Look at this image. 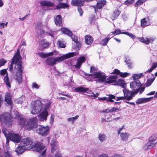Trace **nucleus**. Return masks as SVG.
Wrapping results in <instances>:
<instances>
[{
  "label": "nucleus",
  "mask_w": 157,
  "mask_h": 157,
  "mask_svg": "<svg viewBox=\"0 0 157 157\" xmlns=\"http://www.w3.org/2000/svg\"><path fill=\"white\" fill-rule=\"evenodd\" d=\"M84 3V2L82 0H72L71 2L72 5L80 7L83 6Z\"/></svg>",
  "instance_id": "nucleus-16"
},
{
  "label": "nucleus",
  "mask_w": 157,
  "mask_h": 157,
  "mask_svg": "<svg viewBox=\"0 0 157 157\" xmlns=\"http://www.w3.org/2000/svg\"><path fill=\"white\" fill-rule=\"evenodd\" d=\"M99 100H106L107 101H109L111 102H113L114 101L113 99H115V96L112 94H109L107 95V96L103 98H98Z\"/></svg>",
  "instance_id": "nucleus-14"
},
{
  "label": "nucleus",
  "mask_w": 157,
  "mask_h": 157,
  "mask_svg": "<svg viewBox=\"0 0 157 157\" xmlns=\"http://www.w3.org/2000/svg\"><path fill=\"white\" fill-rule=\"evenodd\" d=\"M123 91L124 94V97L125 100L129 101L131 100L135 95L138 92H132L124 88Z\"/></svg>",
  "instance_id": "nucleus-6"
},
{
  "label": "nucleus",
  "mask_w": 157,
  "mask_h": 157,
  "mask_svg": "<svg viewBox=\"0 0 157 157\" xmlns=\"http://www.w3.org/2000/svg\"><path fill=\"white\" fill-rule=\"evenodd\" d=\"M51 105V103L50 102H48L46 103L45 105L44 109H43V110H46L47 111V110L49 108V107Z\"/></svg>",
  "instance_id": "nucleus-49"
},
{
  "label": "nucleus",
  "mask_w": 157,
  "mask_h": 157,
  "mask_svg": "<svg viewBox=\"0 0 157 157\" xmlns=\"http://www.w3.org/2000/svg\"><path fill=\"white\" fill-rule=\"evenodd\" d=\"M48 115V112L46 110H43L38 116L39 120L40 121H43L46 120Z\"/></svg>",
  "instance_id": "nucleus-13"
},
{
  "label": "nucleus",
  "mask_w": 157,
  "mask_h": 157,
  "mask_svg": "<svg viewBox=\"0 0 157 157\" xmlns=\"http://www.w3.org/2000/svg\"><path fill=\"white\" fill-rule=\"evenodd\" d=\"M134 2V0H127L125 1L124 3L125 4L129 5L133 3Z\"/></svg>",
  "instance_id": "nucleus-50"
},
{
  "label": "nucleus",
  "mask_w": 157,
  "mask_h": 157,
  "mask_svg": "<svg viewBox=\"0 0 157 157\" xmlns=\"http://www.w3.org/2000/svg\"><path fill=\"white\" fill-rule=\"evenodd\" d=\"M54 52H51L48 53H44L42 52H40L38 53V55L42 58H46L48 56H51L53 55Z\"/></svg>",
  "instance_id": "nucleus-31"
},
{
  "label": "nucleus",
  "mask_w": 157,
  "mask_h": 157,
  "mask_svg": "<svg viewBox=\"0 0 157 157\" xmlns=\"http://www.w3.org/2000/svg\"><path fill=\"white\" fill-rule=\"evenodd\" d=\"M139 40L143 43H144L146 44L151 43L153 40L151 38H144L143 37H140L139 38Z\"/></svg>",
  "instance_id": "nucleus-22"
},
{
  "label": "nucleus",
  "mask_w": 157,
  "mask_h": 157,
  "mask_svg": "<svg viewBox=\"0 0 157 157\" xmlns=\"http://www.w3.org/2000/svg\"><path fill=\"white\" fill-rule=\"evenodd\" d=\"M137 82L136 81H134L130 83V87L133 88H135Z\"/></svg>",
  "instance_id": "nucleus-54"
},
{
  "label": "nucleus",
  "mask_w": 157,
  "mask_h": 157,
  "mask_svg": "<svg viewBox=\"0 0 157 157\" xmlns=\"http://www.w3.org/2000/svg\"><path fill=\"white\" fill-rule=\"evenodd\" d=\"M9 138L10 140L16 143L20 142L21 140L20 136L18 134L13 133H10Z\"/></svg>",
  "instance_id": "nucleus-12"
},
{
  "label": "nucleus",
  "mask_w": 157,
  "mask_h": 157,
  "mask_svg": "<svg viewBox=\"0 0 157 157\" xmlns=\"http://www.w3.org/2000/svg\"><path fill=\"white\" fill-rule=\"evenodd\" d=\"M122 33V34H126V35L128 36H129L131 38H133V39H134L136 37L135 36V35H133L132 34L130 33L127 32H123Z\"/></svg>",
  "instance_id": "nucleus-43"
},
{
  "label": "nucleus",
  "mask_w": 157,
  "mask_h": 157,
  "mask_svg": "<svg viewBox=\"0 0 157 157\" xmlns=\"http://www.w3.org/2000/svg\"><path fill=\"white\" fill-rule=\"evenodd\" d=\"M75 91L77 92L86 93L87 95L89 96L97 97V96L95 94L87 88L83 87H77L75 89Z\"/></svg>",
  "instance_id": "nucleus-9"
},
{
  "label": "nucleus",
  "mask_w": 157,
  "mask_h": 157,
  "mask_svg": "<svg viewBox=\"0 0 157 157\" xmlns=\"http://www.w3.org/2000/svg\"><path fill=\"white\" fill-rule=\"evenodd\" d=\"M153 97L148 98H138L136 101V102L137 104H140L149 102L151 101V99Z\"/></svg>",
  "instance_id": "nucleus-15"
},
{
  "label": "nucleus",
  "mask_w": 157,
  "mask_h": 157,
  "mask_svg": "<svg viewBox=\"0 0 157 157\" xmlns=\"http://www.w3.org/2000/svg\"><path fill=\"white\" fill-rule=\"evenodd\" d=\"M144 87L140 88L138 90H136L135 92L138 91V92L139 91H140V94H141L142 92H143L144 91Z\"/></svg>",
  "instance_id": "nucleus-59"
},
{
  "label": "nucleus",
  "mask_w": 157,
  "mask_h": 157,
  "mask_svg": "<svg viewBox=\"0 0 157 157\" xmlns=\"http://www.w3.org/2000/svg\"><path fill=\"white\" fill-rule=\"evenodd\" d=\"M26 149L25 147H23L20 144V145L15 149V151L18 154H21L24 152Z\"/></svg>",
  "instance_id": "nucleus-23"
},
{
  "label": "nucleus",
  "mask_w": 157,
  "mask_h": 157,
  "mask_svg": "<svg viewBox=\"0 0 157 157\" xmlns=\"http://www.w3.org/2000/svg\"><path fill=\"white\" fill-rule=\"evenodd\" d=\"M92 78L98 82H105L106 77L104 73L99 72H96L94 74L92 75Z\"/></svg>",
  "instance_id": "nucleus-7"
},
{
  "label": "nucleus",
  "mask_w": 157,
  "mask_h": 157,
  "mask_svg": "<svg viewBox=\"0 0 157 157\" xmlns=\"http://www.w3.org/2000/svg\"><path fill=\"white\" fill-rule=\"evenodd\" d=\"M0 74L2 75H5L6 74V75L4 78V82L5 83L6 86L9 88H10L11 86L10 83L9 81V78L8 77V74L7 73V71L6 69H3L0 71Z\"/></svg>",
  "instance_id": "nucleus-10"
},
{
  "label": "nucleus",
  "mask_w": 157,
  "mask_h": 157,
  "mask_svg": "<svg viewBox=\"0 0 157 157\" xmlns=\"http://www.w3.org/2000/svg\"><path fill=\"white\" fill-rule=\"evenodd\" d=\"M117 76L116 75L111 76L107 78V80L106 81V83H112L116 81Z\"/></svg>",
  "instance_id": "nucleus-33"
},
{
  "label": "nucleus",
  "mask_w": 157,
  "mask_h": 157,
  "mask_svg": "<svg viewBox=\"0 0 157 157\" xmlns=\"http://www.w3.org/2000/svg\"><path fill=\"white\" fill-rule=\"evenodd\" d=\"M98 70V69L95 67H92L91 66L90 67V72L91 74H85L86 75L88 76H89L92 77V75L94 74H95L96 72V71H97Z\"/></svg>",
  "instance_id": "nucleus-30"
},
{
  "label": "nucleus",
  "mask_w": 157,
  "mask_h": 157,
  "mask_svg": "<svg viewBox=\"0 0 157 157\" xmlns=\"http://www.w3.org/2000/svg\"><path fill=\"white\" fill-rule=\"evenodd\" d=\"M124 125H123L118 130L117 132H118V134L119 135L120 134V132L124 129Z\"/></svg>",
  "instance_id": "nucleus-61"
},
{
  "label": "nucleus",
  "mask_w": 157,
  "mask_h": 157,
  "mask_svg": "<svg viewBox=\"0 0 157 157\" xmlns=\"http://www.w3.org/2000/svg\"><path fill=\"white\" fill-rule=\"evenodd\" d=\"M49 45V43L45 40L41 41L40 43V46L42 49L47 48Z\"/></svg>",
  "instance_id": "nucleus-29"
},
{
  "label": "nucleus",
  "mask_w": 157,
  "mask_h": 157,
  "mask_svg": "<svg viewBox=\"0 0 157 157\" xmlns=\"http://www.w3.org/2000/svg\"><path fill=\"white\" fill-rule=\"evenodd\" d=\"M37 119L33 118L29 120L25 125V128L28 130H32L36 126Z\"/></svg>",
  "instance_id": "nucleus-8"
},
{
  "label": "nucleus",
  "mask_w": 157,
  "mask_h": 157,
  "mask_svg": "<svg viewBox=\"0 0 157 157\" xmlns=\"http://www.w3.org/2000/svg\"><path fill=\"white\" fill-rule=\"evenodd\" d=\"M85 43L88 45L91 44L93 41V39L92 37L89 35H86L85 36Z\"/></svg>",
  "instance_id": "nucleus-27"
},
{
  "label": "nucleus",
  "mask_w": 157,
  "mask_h": 157,
  "mask_svg": "<svg viewBox=\"0 0 157 157\" xmlns=\"http://www.w3.org/2000/svg\"><path fill=\"white\" fill-rule=\"evenodd\" d=\"M111 109V112H117L121 110V109L116 107H113Z\"/></svg>",
  "instance_id": "nucleus-53"
},
{
  "label": "nucleus",
  "mask_w": 157,
  "mask_h": 157,
  "mask_svg": "<svg viewBox=\"0 0 157 157\" xmlns=\"http://www.w3.org/2000/svg\"><path fill=\"white\" fill-rule=\"evenodd\" d=\"M106 1H101L99 2L97 4V5L96 6H94V8L95 10V13H96L98 10L97 9H101L105 4Z\"/></svg>",
  "instance_id": "nucleus-17"
},
{
  "label": "nucleus",
  "mask_w": 157,
  "mask_h": 157,
  "mask_svg": "<svg viewBox=\"0 0 157 157\" xmlns=\"http://www.w3.org/2000/svg\"><path fill=\"white\" fill-rule=\"evenodd\" d=\"M109 40V38H105L101 42V44L102 45H106Z\"/></svg>",
  "instance_id": "nucleus-48"
},
{
  "label": "nucleus",
  "mask_w": 157,
  "mask_h": 157,
  "mask_svg": "<svg viewBox=\"0 0 157 157\" xmlns=\"http://www.w3.org/2000/svg\"><path fill=\"white\" fill-rule=\"evenodd\" d=\"M46 149H45L42 152V153L40 155L39 157H44V154L45 153Z\"/></svg>",
  "instance_id": "nucleus-62"
},
{
  "label": "nucleus",
  "mask_w": 157,
  "mask_h": 157,
  "mask_svg": "<svg viewBox=\"0 0 157 157\" xmlns=\"http://www.w3.org/2000/svg\"><path fill=\"white\" fill-rule=\"evenodd\" d=\"M69 7V5L66 3H60L56 6V9H60L63 8H67Z\"/></svg>",
  "instance_id": "nucleus-36"
},
{
  "label": "nucleus",
  "mask_w": 157,
  "mask_h": 157,
  "mask_svg": "<svg viewBox=\"0 0 157 157\" xmlns=\"http://www.w3.org/2000/svg\"><path fill=\"white\" fill-rule=\"evenodd\" d=\"M120 135L121 140L125 142L128 140V138L130 136L129 134L126 132H121Z\"/></svg>",
  "instance_id": "nucleus-20"
},
{
  "label": "nucleus",
  "mask_w": 157,
  "mask_h": 157,
  "mask_svg": "<svg viewBox=\"0 0 157 157\" xmlns=\"http://www.w3.org/2000/svg\"><path fill=\"white\" fill-rule=\"evenodd\" d=\"M98 157H109V156L106 154H102L99 155Z\"/></svg>",
  "instance_id": "nucleus-63"
},
{
  "label": "nucleus",
  "mask_w": 157,
  "mask_h": 157,
  "mask_svg": "<svg viewBox=\"0 0 157 157\" xmlns=\"http://www.w3.org/2000/svg\"><path fill=\"white\" fill-rule=\"evenodd\" d=\"M115 84L117 85L121 86L122 88H124L126 86L125 82L122 79H120L118 81L115 82Z\"/></svg>",
  "instance_id": "nucleus-28"
},
{
  "label": "nucleus",
  "mask_w": 157,
  "mask_h": 157,
  "mask_svg": "<svg viewBox=\"0 0 157 157\" xmlns=\"http://www.w3.org/2000/svg\"><path fill=\"white\" fill-rule=\"evenodd\" d=\"M120 14V12L119 10H116L113 12V15L111 17L112 19L113 20L116 19L118 17Z\"/></svg>",
  "instance_id": "nucleus-38"
},
{
  "label": "nucleus",
  "mask_w": 157,
  "mask_h": 157,
  "mask_svg": "<svg viewBox=\"0 0 157 157\" xmlns=\"http://www.w3.org/2000/svg\"><path fill=\"white\" fill-rule=\"evenodd\" d=\"M41 6L47 7H52L54 6V3L50 1L47 0H43L40 2Z\"/></svg>",
  "instance_id": "nucleus-19"
},
{
  "label": "nucleus",
  "mask_w": 157,
  "mask_h": 157,
  "mask_svg": "<svg viewBox=\"0 0 157 157\" xmlns=\"http://www.w3.org/2000/svg\"><path fill=\"white\" fill-rule=\"evenodd\" d=\"M6 63V61L4 59H1L0 60V67L4 65Z\"/></svg>",
  "instance_id": "nucleus-56"
},
{
  "label": "nucleus",
  "mask_w": 157,
  "mask_h": 157,
  "mask_svg": "<svg viewBox=\"0 0 157 157\" xmlns=\"http://www.w3.org/2000/svg\"><path fill=\"white\" fill-rule=\"evenodd\" d=\"M122 32H121L120 30L116 29V30H115L114 31L112 32L111 33L112 34H111L112 35H117V34H122Z\"/></svg>",
  "instance_id": "nucleus-45"
},
{
  "label": "nucleus",
  "mask_w": 157,
  "mask_h": 157,
  "mask_svg": "<svg viewBox=\"0 0 157 157\" xmlns=\"http://www.w3.org/2000/svg\"><path fill=\"white\" fill-rule=\"evenodd\" d=\"M155 146V143H151L150 142H148L146 144L144 145L143 148L145 150H147L154 147Z\"/></svg>",
  "instance_id": "nucleus-26"
},
{
  "label": "nucleus",
  "mask_w": 157,
  "mask_h": 157,
  "mask_svg": "<svg viewBox=\"0 0 157 157\" xmlns=\"http://www.w3.org/2000/svg\"><path fill=\"white\" fill-rule=\"evenodd\" d=\"M112 73L119 75L120 76L122 77H125L129 74V73H121L119 70L117 69H114L113 72H112Z\"/></svg>",
  "instance_id": "nucleus-25"
},
{
  "label": "nucleus",
  "mask_w": 157,
  "mask_h": 157,
  "mask_svg": "<svg viewBox=\"0 0 157 157\" xmlns=\"http://www.w3.org/2000/svg\"><path fill=\"white\" fill-rule=\"evenodd\" d=\"M142 75V74H134L133 76V78L134 79H139L141 77Z\"/></svg>",
  "instance_id": "nucleus-46"
},
{
  "label": "nucleus",
  "mask_w": 157,
  "mask_h": 157,
  "mask_svg": "<svg viewBox=\"0 0 157 157\" xmlns=\"http://www.w3.org/2000/svg\"><path fill=\"white\" fill-rule=\"evenodd\" d=\"M43 110L42 104L40 101L36 100L31 103V112L32 114H37Z\"/></svg>",
  "instance_id": "nucleus-4"
},
{
  "label": "nucleus",
  "mask_w": 157,
  "mask_h": 157,
  "mask_svg": "<svg viewBox=\"0 0 157 157\" xmlns=\"http://www.w3.org/2000/svg\"><path fill=\"white\" fill-rule=\"evenodd\" d=\"M98 139L101 142L105 141L107 139V137L105 134L100 133L98 134Z\"/></svg>",
  "instance_id": "nucleus-24"
},
{
  "label": "nucleus",
  "mask_w": 157,
  "mask_h": 157,
  "mask_svg": "<svg viewBox=\"0 0 157 157\" xmlns=\"http://www.w3.org/2000/svg\"><path fill=\"white\" fill-rule=\"evenodd\" d=\"M50 144L51 145L52 154H53V155H55V154H56L58 153V144L54 140H51Z\"/></svg>",
  "instance_id": "nucleus-11"
},
{
  "label": "nucleus",
  "mask_w": 157,
  "mask_h": 157,
  "mask_svg": "<svg viewBox=\"0 0 157 157\" xmlns=\"http://www.w3.org/2000/svg\"><path fill=\"white\" fill-rule=\"evenodd\" d=\"M111 157H123L122 155L119 154H116L112 155Z\"/></svg>",
  "instance_id": "nucleus-64"
},
{
  "label": "nucleus",
  "mask_w": 157,
  "mask_h": 157,
  "mask_svg": "<svg viewBox=\"0 0 157 157\" xmlns=\"http://www.w3.org/2000/svg\"><path fill=\"white\" fill-rule=\"evenodd\" d=\"M78 54V52H73L68 53L60 57H52L47 58L45 60V62L47 65L53 66L57 62L60 63L65 59L72 57Z\"/></svg>",
  "instance_id": "nucleus-2"
},
{
  "label": "nucleus",
  "mask_w": 157,
  "mask_h": 157,
  "mask_svg": "<svg viewBox=\"0 0 157 157\" xmlns=\"http://www.w3.org/2000/svg\"><path fill=\"white\" fill-rule=\"evenodd\" d=\"M115 99L117 101H119L120 100H124H124H125V98H124V97H117L116 99V98H115Z\"/></svg>",
  "instance_id": "nucleus-57"
},
{
  "label": "nucleus",
  "mask_w": 157,
  "mask_h": 157,
  "mask_svg": "<svg viewBox=\"0 0 157 157\" xmlns=\"http://www.w3.org/2000/svg\"><path fill=\"white\" fill-rule=\"evenodd\" d=\"M33 142L29 138L24 139L21 140L20 144L26 149H29L34 148L36 151L40 152L45 148L44 146L38 144H33Z\"/></svg>",
  "instance_id": "nucleus-3"
},
{
  "label": "nucleus",
  "mask_w": 157,
  "mask_h": 157,
  "mask_svg": "<svg viewBox=\"0 0 157 157\" xmlns=\"http://www.w3.org/2000/svg\"><path fill=\"white\" fill-rule=\"evenodd\" d=\"M5 157H12L11 154L10 152L8 151L5 152Z\"/></svg>",
  "instance_id": "nucleus-52"
},
{
  "label": "nucleus",
  "mask_w": 157,
  "mask_h": 157,
  "mask_svg": "<svg viewBox=\"0 0 157 157\" xmlns=\"http://www.w3.org/2000/svg\"><path fill=\"white\" fill-rule=\"evenodd\" d=\"M157 67V62L154 64L150 69L147 71L148 72H151L153 69ZM156 76H157V72L155 74Z\"/></svg>",
  "instance_id": "nucleus-41"
},
{
  "label": "nucleus",
  "mask_w": 157,
  "mask_h": 157,
  "mask_svg": "<svg viewBox=\"0 0 157 157\" xmlns=\"http://www.w3.org/2000/svg\"><path fill=\"white\" fill-rule=\"evenodd\" d=\"M21 59V57L20 54L19 50L18 49L16 53L14 55L13 58L12 59V63L9 67L10 71H13V64L18 63L15 67L14 70L16 72V74L14 75V78L19 84L22 81V67L21 62H20Z\"/></svg>",
  "instance_id": "nucleus-1"
},
{
  "label": "nucleus",
  "mask_w": 157,
  "mask_h": 157,
  "mask_svg": "<svg viewBox=\"0 0 157 157\" xmlns=\"http://www.w3.org/2000/svg\"><path fill=\"white\" fill-rule=\"evenodd\" d=\"M32 87L33 88L36 89H38L39 88V86L36 83H33V84Z\"/></svg>",
  "instance_id": "nucleus-60"
},
{
  "label": "nucleus",
  "mask_w": 157,
  "mask_h": 157,
  "mask_svg": "<svg viewBox=\"0 0 157 157\" xmlns=\"http://www.w3.org/2000/svg\"><path fill=\"white\" fill-rule=\"evenodd\" d=\"M148 18H144L141 21V25L142 26H145L149 25Z\"/></svg>",
  "instance_id": "nucleus-35"
},
{
  "label": "nucleus",
  "mask_w": 157,
  "mask_h": 157,
  "mask_svg": "<svg viewBox=\"0 0 157 157\" xmlns=\"http://www.w3.org/2000/svg\"><path fill=\"white\" fill-rule=\"evenodd\" d=\"M78 115H76V116L74 117L68 118L67 119V120L68 122H71L72 123H73L78 118Z\"/></svg>",
  "instance_id": "nucleus-40"
},
{
  "label": "nucleus",
  "mask_w": 157,
  "mask_h": 157,
  "mask_svg": "<svg viewBox=\"0 0 157 157\" xmlns=\"http://www.w3.org/2000/svg\"><path fill=\"white\" fill-rule=\"evenodd\" d=\"M49 127L47 126L38 125L36 128V132L41 136H46L49 133Z\"/></svg>",
  "instance_id": "nucleus-5"
},
{
  "label": "nucleus",
  "mask_w": 157,
  "mask_h": 157,
  "mask_svg": "<svg viewBox=\"0 0 157 157\" xmlns=\"http://www.w3.org/2000/svg\"><path fill=\"white\" fill-rule=\"evenodd\" d=\"M86 60L84 56L81 57L77 61V63L75 65V68H78L81 66L82 63L84 62Z\"/></svg>",
  "instance_id": "nucleus-18"
},
{
  "label": "nucleus",
  "mask_w": 157,
  "mask_h": 157,
  "mask_svg": "<svg viewBox=\"0 0 157 157\" xmlns=\"http://www.w3.org/2000/svg\"><path fill=\"white\" fill-rule=\"evenodd\" d=\"M72 40L75 42L76 43L78 41L77 37L75 35H73L71 37Z\"/></svg>",
  "instance_id": "nucleus-55"
},
{
  "label": "nucleus",
  "mask_w": 157,
  "mask_h": 157,
  "mask_svg": "<svg viewBox=\"0 0 157 157\" xmlns=\"http://www.w3.org/2000/svg\"><path fill=\"white\" fill-rule=\"evenodd\" d=\"M58 43L59 46L60 48H64L66 47L65 45L62 41L59 40L58 41Z\"/></svg>",
  "instance_id": "nucleus-47"
},
{
  "label": "nucleus",
  "mask_w": 157,
  "mask_h": 157,
  "mask_svg": "<svg viewBox=\"0 0 157 157\" xmlns=\"http://www.w3.org/2000/svg\"><path fill=\"white\" fill-rule=\"evenodd\" d=\"M5 101L10 105L12 106V101L11 100V97L9 94L5 95Z\"/></svg>",
  "instance_id": "nucleus-34"
},
{
  "label": "nucleus",
  "mask_w": 157,
  "mask_h": 157,
  "mask_svg": "<svg viewBox=\"0 0 157 157\" xmlns=\"http://www.w3.org/2000/svg\"><path fill=\"white\" fill-rule=\"evenodd\" d=\"M149 142L152 143H155L157 141V134H152L149 138Z\"/></svg>",
  "instance_id": "nucleus-32"
},
{
  "label": "nucleus",
  "mask_w": 157,
  "mask_h": 157,
  "mask_svg": "<svg viewBox=\"0 0 157 157\" xmlns=\"http://www.w3.org/2000/svg\"><path fill=\"white\" fill-rule=\"evenodd\" d=\"M25 123V120L22 118H20L19 121V125L21 127L24 126Z\"/></svg>",
  "instance_id": "nucleus-39"
},
{
  "label": "nucleus",
  "mask_w": 157,
  "mask_h": 157,
  "mask_svg": "<svg viewBox=\"0 0 157 157\" xmlns=\"http://www.w3.org/2000/svg\"><path fill=\"white\" fill-rule=\"evenodd\" d=\"M125 62L126 64L128 65V67L129 68H130L132 67V63L130 59L127 60V59H126Z\"/></svg>",
  "instance_id": "nucleus-51"
},
{
  "label": "nucleus",
  "mask_w": 157,
  "mask_h": 157,
  "mask_svg": "<svg viewBox=\"0 0 157 157\" xmlns=\"http://www.w3.org/2000/svg\"><path fill=\"white\" fill-rule=\"evenodd\" d=\"M78 11L79 12L80 15V16H82L83 12L81 8L79 7H78Z\"/></svg>",
  "instance_id": "nucleus-58"
},
{
  "label": "nucleus",
  "mask_w": 157,
  "mask_h": 157,
  "mask_svg": "<svg viewBox=\"0 0 157 157\" xmlns=\"http://www.w3.org/2000/svg\"><path fill=\"white\" fill-rule=\"evenodd\" d=\"M143 0H138L135 4V7H138L143 3Z\"/></svg>",
  "instance_id": "nucleus-44"
},
{
  "label": "nucleus",
  "mask_w": 157,
  "mask_h": 157,
  "mask_svg": "<svg viewBox=\"0 0 157 157\" xmlns=\"http://www.w3.org/2000/svg\"><path fill=\"white\" fill-rule=\"evenodd\" d=\"M2 132L3 133L6 138H7L8 137H9V136L10 133H9L8 130L5 128L3 129L2 130Z\"/></svg>",
  "instance_id": "nucleus-42"
},
{
  "label": "nucleus",
  "mask_w": 157,
  "mask_h": 157,
  "mask_svg": "<svg viewBox=\"0 0 157 157\" xmlns=\"http://www.w3.org/2000/svg\"><path fill=\"white\" fill-rule=\"evenodd\" d=\"M55 22L57 26H61L62 25V18L61 16L58 15L55 18Z\"/></svg>",
  "instance_id": "nucleus-21"
},
{
  "label": "nucleus",
  "mask_w": 157,
  "mask_h": 157,
  "mask_svg": "<svg viewBox=\"0 0 157 157\" xmlns=\"http://www.w3.org/2000/svg\"><path fill=\"white\" fill-rule=\"evenodd\" d=\"M61 30L64 33L70 36L72 35L71 32L67 30L65 28H62L61 29Z\"/></svg>",
  "instance_id": "nucleus-37"
}]
</instances>
